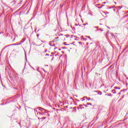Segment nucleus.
Segmentation results:
<instances>
[{
  "mask_svg": "<svg viewBox=\"0 0 128 128\" xmlns=\"http://www.w3.org/2000/svg\"><path fill=\"white\" fill-rule=\"evenodd\" d=\"M108 96H110V94H108Z\"/></svg>",
  "mask_w": 128,
  "mask_h": 128,
  "instance_id": "obj_40",
  "label": "nucleus"
},
{
  "mask_svg": "<svg viewBox=\"0 0 128 128\" xmlns=\"http://www.w3.org/2000/svg\"><path fill=\"white\" fill-rule=\"evenodd\" d=\"M86 38H90V36H86Z\"/></svg>",
  "mask_w": 128,
  "mask_h": 128,
  "instance_id": "obj_9",
  "label": "nucleus"
},
{
  "mask_svg": "<svg viewBox=\"0 0 128 128\" xmlns=\"http://www.w3.org/2000/svg\"><path fill=\"white\" fill-rule=\"evenodd\" d=\"M18 44H20V43Z\"/></svg>",
  "mask_w": 128,
  "mask_h": 128,
  "instance_id": "obj_36",
  "label": "nucleus"
},
{
  "mask_svg": "<svg viewBox=\"0 0 128 128\" xmlns=\"http://www.w3.org/2000/svg\"><path fill=\"white\" fill-rule=\"evenodd\" d=\"M38 110H42V108H38Z\"/></svg>",
  "mask_w": 128,
  "mask_h": 128,
  "instance_id": "obj_12",
  "label": "nucleus"
},
{
  "mask_svg": "<svg viewBox=\"0 0 128 128\" xmlns=\"http://www.w3.org/2000/svg\"><path fill=\"white\" fill-rule=\"evenodd\" d=\"M118 94H120V92H119V93Z\"/></svg>",
  "mask_w": 128,
  "mask_h": 128,
  "instance_id": "obj_27",
  "label": "nucleus"
},
{
  "mask_svg": "<svg viewBox=\"0 0 128 128\" xmlns=\"http://www.w3.org/2000/svg\"><path fill=\"white\" fill-rule=\"evenodd\" d=\"M102 6H104V5H102V6H98V8H102Z\"/></svg>",
  "mask_w": 128,
  "mask_h": 128,
  "instance_id": "obj_5",
  "label": "nucleus"
},
{
  "mask_svg": "<svg viewBox=\"0 0 128 128\" xmlns=\"http://www.w3.org/2000/svg\"><path fill=\"white\" fill-rule=\"evenodd\" d=\"M64 46H68V44H66V43H64Z\"/></svg>",
  "mask_w": 128,
  "mask_h": 128,
  "instance_id": "obj_15",
  "label": "nucleus"
},
{
  "mask_svg": "<svg viewBox=\"0 0 128 128\" xmlns=\"http://www.w3.org/2000/svg\"><path fill=\"white\" fill-rule=\"evenodd\" d=\"M46 56H50V54H46V55H45Z\"/></svg>",
  "mask_w": 128,
  "mask_h": 128,
  "instance_id": "obj_17",
  "label": "nucleus"
},
{
  "mask_svg": "<svg viewBox=\"0 0 128 128\" xmlns=\"http://www.w3.org/2000/svg\"><path fill=\"white\" fill-rule=\"evenodd\" d=\"M40 36V34H37V37L38 38Z\"/></svg>",
  "mask_w": 128,
  "mask_h": 128,
  "instance_id": "obj_19",
  "label": "nucleus"
},
{
  "mask_svg": "<svg viewBox=\"0 0 128 128\" xmlns=\"http://www.w3.org/2000/svg\"><path fill=\"white\" fill-rule=\"evenodd\" d=\"M95 28H98V26H94V27Z\"/></svg>",
  "mask_w": 128,
  "mask_h": 128,
  "instance_id": "obj_10",
  "label": "nucleus"
},
{
  "mask_svg": "<svg viewBox=\"0 0 128 128\" xmlns=\"http://www.w3.org/2000/svg\"><path fill=\"white\" fill-rule=\"evenodd\" d=\"M88 44V43H87V45Z\"/></svg>",
  "mask_w": 128,
  "mask_h": 128,
  "instance_id": "obj_38",
  "label": "nucleus"
},
{
  "mask_svg": "<svg viewBox=\"0 0 128 128\" xmlns=\"http://www.w3.org/2000/svg\"><path fill=\"white\" fill-rule=\"evenodd\" d=\"M86 24H84V26H86Z\"/></svg>",
  "mask_w": 128,
  "mask_h": 128,
  "instance_id": "obj_34",
  "label": "nucleus"
},
{
  "mask_svg": "<svg viewBox=\"0 0 128 128\" xmlns=\"http://www.w3.org/2000/svg\"><path fill=\"white\" fill-rule=\"evenodd\" d=\"M50 56H52V55H50Z\"/></svg>",
  "mask_w": 128,
  "mask_h": 128,
  "instance_id": "obj_32",
  "label": "nucleus"
},
{
  "mask_svg": "<svg viewBox=\"0 0 128 128\" xmlns=\"http://www.w3.org/2000/svg\"><path fill=\"white\" fill-rule=\"evenodd\" d=\"M42 118H44V120H46V117Z\"/></svg>",
  "mask_w": 128,
  "mask_h": 128,
  "instance_id": "obj_16",
  "label": "nucleus"
},
{
  "mask_svg": "<svg viewBox=\"0 0 128 128\" xmlns=\"http://www.w3.org/2000/svg\"><path fill=\"white\" fill-rule=\"evenodd\" d=\"M46 66H48V65H46Z\"/></svg>",
  "mask_w": 128,
  "mask_h": 128,
  "instance_id": "obj_31",
  "label": "nucleus"
},
{
  "mask_svg": "<svg viewBox=\"0 0 128 128\" xmlns=\"http://www.w3.org/2000/svg\"><path fill=\"white\" fill-rule=\"evenodd\" d=\"M115 90H120V87H114Z\"/></svg>",
  "mask_w": 128,
  "mask_h": 128,
  "instance_id": "obj_3",
  "label": "nucleus"
},
{
  "mask_svg": "<svg viewBox=\"0 0 128 128\" xmlns=\"http://www.w3.org/2000/svg\"><path fill=\"white\" fill-rule=\"evenodd\" d=\"M35 32H36V28H35Z\"/></svg>",
  "mask_w": 128,
  "mask_h": 128,
  "instance_id": "obj_20",
  "label": "nucleus"
},
{
  "mask_svg": "<svg viewBox=\"0 0 128 128\" xmlns=\"http://www.w3.org/2000/svg\"><path fill=\"white\" fill-rule=\"evenodd\" d=\"M82 102H83V100H88V97L86 96H84L83 98H82Z\"/></svg>",
  "mask_w": 128,
  "mask_h": 128,
  "instance_id": "obj_1",
  "label": "nucleus"
},
{
  "mask_svg": "<svg viewBox=\"0 0 128 128\" xmlns=\"http://www.w3.org/2000/svg\"><path fill=\"white\" fill-rule=\"evenodd\" d=\"M111 34L112 36H114V33H112Z\"/></svg>",
  "mask_w": 128,
  "mask_h": 128,
  "instance_id": "obj_18",
  "label": "nucleus"
},
{
  "mask_svg": "<svg viewBox=\"0 0 128 128\" xmlns=\"http://www.w3.org/2000/svg\"><path fill=\"white\" fill-rule=\"evenodd\" d=\"M62 52V54H64V52Z\"/></svg>",
  "mask_w": 128,
  "mask_h": 128,
  "instance_id": "obj_25",
  "label": "nucleus"
},
{
  "mask_svg": "<svg viewBox=\"0 0 128 128\" xmlns=\"http://www.w3.org/2000/svg\"><path fill=\"white\" fill-rule=\"evenodd\" d=\"M102 94V92H101L100 93V94Z\"/></svg>",
  "mask_w": 128,
  "mask_h": 128,
  "instance_id": "obj_33",
  "label": "nucleus"
},
{
  "mask_svg": "<svg viewBox=\"0 0 128 128\" xmlns=\"http://www.w3.org/2000/svg\"><path fill=\"white\" fill-rule=\"evenodd\" d=\"M58 37H56V40H58Z\"/></svg>",
  "mask_w": 128,
  "mask_h": 128,
  "instance_id": "obj_21",
  "label": "nucleus"
},
{
  "mask_svg": "<svg viewBox=\"0 0 128 128\" xmlns=\"http://www.w3.org/2000/svg\"><path fill=\"white\" fill-rule=\"evenodd\" d=\"M87 106H92V103H87Z\"/></svg>",
  "mask_w": 128,
  "mask_h": 128,
  "instance_id": "obj_7",
  "label": "nucleus"
},
{
  "mask_svg": "<svg viewBox=\"0 0 128 128\" xmlns=\"http://www.w3.org/2000/svg\"><path fill=\"white\" fill-rule=\"evenodd\" d=\"M75 26H78V25L76 24H75Z\"/></svg>",
  "mask_w": 128,
  "mask_h": 128,
  "instance_id": "obj_22",
  "label": "nucleus"
},
{
  "mask_svg": "<svg viewBox=\"0 0 128 128\" xmlns=\"http://www.w3.org/2000/svg\"><path fill=\"white\" fill-rule=\"evenodd\" d=\"M58 50H60V48H58Z\"/></svg>",
  "mask_w": 128,
  "mask_h": 128,
  "instance_id": "obj_28",
  "label": "nucleus"
},
{
  "mask_svg": "<svg viewBox=\"0 0 128 128\" xmlns=\"http://www.w3.org/2000/svg\"><path fill=\"white\" fill-rule=\"evenodd\" d=\"M16 46V44H13L8 45V46H6V47H8V46Z\"/></svg>",
  "mask_w": 128,
  "mask_h": 128,
  "instance_id": "obj_6",
  "label": "nucleus"
},
{
  "mask_svg": "<svg viewBox=\"0 0 128 128\" xmlns=\"http://www.w3.org/2000/svg\"><path fill=\"white\" fill-rule=\"evenodd\" d=\"M4 104H2V106H3Z\"/></svg>",
  "mask_w": 128,
  "mask_h": 128,
  "instance_id": "obj_39",
  "label": "nucleus"
},
{
  "mask_svg": "<svg viewBox=\"0 0 128 128\" xmlns=\"http://www.w3.org/2000/svg\"><path fill=\"white\" fill-rule=\"evenodd\" d=\"M104 4H106V2H104Z\"/></svg>",
  "mask_w": 128,
  "mask_h": 128,
  "instance_id": "obj_37",
  "label": "nucleus"
},
{
  "mask_svg": "<svg viewBox=\"0 0 128 128\" xmlns=\"http://www.w3.org/2000/svg\"><path fill=\"white\" fill-rule=\"evenodd\" d=\"M82 108H84V107L81 108V110H82Z\"/></svg>",
  "mask_w": 128,
  "mask_h": 128,
  "instance_id": "obj_23",
  "label": "nucleus"
},
{
  "mask_svg": "<svg viewBox=\"0 0 128 128\" xmlns=\"http://www.w3.org/2000/svg\"><path fill=\"white\" fill-rule=\"evenodd\" d=\"M87 100H90V98H87Z\"/></svg>",
  "mask_w": 128,
  "mask_h": 128,
  "instance_id": "obj_11",
  "label": "nucleus"
},
{
  "mask_svg": "<svg viewBox=\"0 0 128 128\" xmlns=\"http://www.w3.org/2000/svg\"><path fill=\"white\" fill-rule=\"evenodd\" d=\"M85 106V108H88V106L84 104H80L79 106Z\"/></svg>",
  "mask_w": 128,
  "mask_h": 128,
  "instance_id": "obj_2",
  "label": "nucleus"
},
{
  "mask_svg": "<svg viewBox=\"0 0 128 128\" xmlns=\"http://www.w3.org/2000/svg\"><path fill=\"white\" fill-rule=\"evenodd\" d=\"M25 56L26 58V54H25Z\"/></svg>",
  "mask_w": 128,
  "mask_h": 128,
  "instance_id": "obj_24",
  "label": "nucleus"
},
{
  "mask_svg": "<svg viewBox=\"0 0 128 128\" xmlns=\"http://www.w3.org/2000/svg\"><path fill=\"white\" fill-rule=\"evenodd\" d=\"M37 114H38V116H39V114L40 115V114H40V112H37Z\"/></svg>",
  "mask_w": 128,
  "mask_h": 128,
  "instance_id": "obj_8",
  "label": "nucleus"
},
{
  "mask_svg": "<svg viewBox=\"0 0 128 128\" xmlns=\"http://www.w3.org/2000/svg\"><path fill=\"white\" fill-rule=\"evenodd\" d=\"M124 90H121L120 92H123Z\"/></svg>",
  "mask_w": 128,
  "mask_h": 128,
  "instance_id": "obj_26",
  "label": "nucleus"
},
{
  "mask_svg": "<svg viewBox=\"0 0 128 128\" xmlns=\"http://www.w3.org/2000/svg\"><path fill=\"white\" fill-rule=\"evenodd\" d=\"M112 92H113V94H116V91L115 90H112Z\"/></svg>",
  "mask_w": 128,
  "mask_h": 128,
  "instance_id": "obj_4",
  "label": "nucleus"
},
{
  "mask_svg": "<svg viewBox=\"0 0 128 128\" xmlns=\"http://www.w3.org/2000/svg\"><path fill=\"white\" fill-rule=\"evenodd\" d=\"M24 42V41H22V42Z\"/></svg>",
  "mask_w": 128,
  "mask_h": 128,
  "instance_id": "obj_30",
  "label": "nucleus"
},
{
  "mask_svg": "<svg viewBox=\"0 0 128 128\" xmlns=\"http://www.w3.org/2000/svg\"><path fill=\"white\" fill-rule=\"evenodd\" d=\"M100 25L102 26V24H100Z\"/></svg>",
  "mask_w": 128,
  "mask_h": 128,
  "instance_id": "obj_35",
  "label": "nucleus"
},
{
  "mask_svg": "<svg viewBox=\"0 0 128 128\" xmlns=\"http://www.w3.org/2000/svg\"><path fill=\"white\" fill-rule=\"evenodd\" d=\"M114 4H116V2H114Z\"/></svg>",
  "mask_w": 128,
  "mask_h": 128,
  "instance_id": "obj_29",
  "label": "nucleus"
},
{
  "mask_svg": "<svg viewBox=\"0 0 128 128\" xmlns=\"http://www.w3.org/2000/svg\"><path fill=\"white\" fill-rule=\"evenodd\" d=\"M34 110L35 112H38V110H36V109H34Z\"/></svg>",
  "mask_w": 128,
  "mask_h": 128,
  "instance_id": "obj_13",
  "label": "nucleus"
},
{
  "mask_svg": "<svg viewBox=\"0 0 128 128\" xmlns=\"http://www.w3.org/2000/svg\"><path fill=\"white\" fill-rule=\"evenodd\" d=\"M88 14H90V16H92V13H88Z\"/></svg>",
  "mask_w": 128,
  "mask_h": 128,
  "instance_id": "obj_14",
  "label": "nucleus"
}]
</instances>
